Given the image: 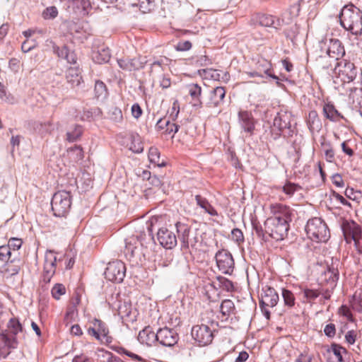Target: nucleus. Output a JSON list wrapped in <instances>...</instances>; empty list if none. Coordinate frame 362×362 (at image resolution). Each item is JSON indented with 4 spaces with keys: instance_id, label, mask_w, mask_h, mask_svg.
Segmentation results:
<instances>
[{
    "instance_id": "obj_1",
    "label": "nucleus",
    "mask_w": 362,
    "mask_h": 362,
    "mask_svg": "<svg viewBox=\"0 0 362 362\" xmlns=\"http://www.w3.org/2000/svg\"><path fill=\"white\" fill-rule=\"evenodd\" d=\"M269 209L271 216L264 222V231L276 240H284L287 235L294 210L281 203L271 204Z\"/></svg>"
},
{
    "instance_id": "obj_2",
    "label": "nucleus",
    "mask_w": 362,
    "mask_h": 362,
    "mask_svg": "<svg viewBox=\"0 0 362 362\" xmlns=\"http://www.w3.org/2000/svg\"><path fill=\"white\" fill-rule=\"evenodd\" d=\"M340 23L353 35L362 34V11L354 5L345 6L339 15Z\"/></svg>"
},
{
    "instance_id": "obj_3",
    "label": "nucleus",
    "mask_w": 362,
    "mask_h": 362,
    "mask_svg": "<svg viewBox=\"0 0 362 362\" xmlns=\"http://www.w3.org/2000/svg\"><path fill=\"white\" fill-rule=\"evenodd\" d=\"M305 231L308 238L317 243H325L330 237L327 224L321 218L318 217L308 220Z\"/></svg>"
},
{
    "instance_id": "obj_4",
    "label": "nucleus",
    "mask_w": 362,
    "mask_h": 362,
    "mask_svg": "<svg viewBox=\"0 0 362 362\" xmlns=\"http://www.w3.org/2000/svg\"><path fill=\"white\" fill-rule=\"evenodd\" d=\"M52 210L55 216L64 217L70 211L71 206V196L69 192L59 191L52 197Z\"/></svg>"
},
{
    "instance_id": "obj_5",
    "label": "nucleus",
    "mask_w": 362,
    "mask_h": 362,
    "mask_svg": "<svg viewBox=\"0 0 362 362\" xmlns=\"http://www.w3.org/2000/svg\"><path fill=\"white\" fill-rule=\"evenodd\" d=\"M341 229L346 243L354 241L356 250H361V240H362V230L361 226L355 221H344L341 224Z\"/></svg>"
},
{
    "instance_id": "obj_6",
    "label": "nucleus",
    "mask_w": 362,
    "mask_h": 362,
    "mask_svg": "<svg viewBox=\"0 0 362 362\" xmlns=\"http://www.w3.org/2000/svg\"><path fill=\"white\" fill-rule=\"evenodd\" d=\"M87 333L102 343L112 342V337L109 335V329L106 324L99 319L94 318L89 321Z\"/></svg>"
},
{
    "instance_id": "obj_7",
    "label": "nucleus",
    "mask_w": 362,
    "mask_h": 362,
    "mask_svg": "<svg viewBox=\"0 0 362 362\" xmlns=\"http://www.w3.org/2000/svg\"><path fill=\"white\" fill-rule=\"evenodd\" d=\"M334 73L343 83L353 81L357 75V71L354 63L343 59L338 62L334 68Z\"/></svg>"
},
{
    "instance_id": "obj_8",
    "label": "nucleus",
    "mask_w": 362,
    "mask_h": 362,
    "mask_svg": "<svg viewBox=\"0 0 362 362\" xmlns=\"http://www.w3.org/2000/svg\"><path fill=\"white\" fill-rule=\"evenodd\" d=\"M126 273L125 264L119 260L108 263L105 271V277L107 280L115 283L123 281Z\"/></svg>"
},
{
    "instance_id": "obj_9",
    "label": "nucleus",
    "mask_w": 362,
    "mask_h": 362,
    "mask_svg": "<svg viewBox=\"0 0 362 362\" xmlns=\"http://www.w3.org/2000/svg\"><path fill=\"white\" fill-rule=\"evenodd\" d=\"M175 227L179 234L182 250H188L190 247H194L198 242V238L195 235H192L190 228L180 222H177Z\"/></svg>"
},
{
    "instance_id": "obj_10",
    "label": "nucleus",
    "mask_w": 362,
    "mask_h": 362,
    "mask_svg": "<svg viewBox=\"0 0 362 362\" xmlns=\"http://www.w3.org/2000/svg\"><path fill=\"white\" fill-rule=\"evenodd\" d=\"M191 334L192 338L200 345L206 346L213 340V333L208 325L202 324L192 327Z\"/></svg>"
},
{
    "instance_id": "obj_11",
    "label": "nucleus",
    "mask_w": 362,
    "mask_h": 362,
    "mask_svg": "<svg viewBox=\"0 0 362 362\" xmlns=\"http://www.w3.org/2000/svg\"><path fill=\"white\" fill-rule=\"evenodd\" d=\"M216 261L218 269L223 274H230L234 269V259L227 250H219L216 254Z\"/></svg>"
},
{
    "instance_id": "obj_12",
    "label": "nucleus",
    "mask_w": 362,
    "mask_h": 362,
    "mask_svg": "<svg viewBox=\"0 0 362 362\" xmlns=\"http://www.w3.org/2000/svg\"><path fill=\"white\" fill-rule=\"evenodd\" d=\"M157 240L166 249H172L176 246L177 240L175 234L167 226L160 228L157 232Z\"/></svg>"
},
{
    "instance_id": "obj_13",
    "label": "nucleus",
    "mask_w": 362,
    "mask_h": 362,
    "mask_svg": "<svg viewBox=\"0 0 362 362\" xmlns=\"http://www.w3.org/2000/svg\"><path fill=\"white\" fill-rule=\"evenodd\" d=\"M250 21L255 25L272 27L276 29H278L281 25L279 18L272 15L265 13H255L252 15Z\"/></svg>"
},
{
    "instance_id": "obj_14",
    "label": "nucleus",
    "mask_w": 362,
    "mask_h": 362,
    "mask_svg": "<svg viewBox=\"0 0 362 362\" xmlns=\"http://www.w3.org/2000/svg\"><path fill=\"white\" fill-rule=\"evenodd\" d=\"M179 337L177 333L168 327H163L157 332V341L165 346H173L177 344Z\"/></svg>"
},
{
    "instance_id": "obj_15",
    "label": "nucleus",
    "mask_w": 362,
    "mask_h": 362,
    "mask_svg": "<svg viewBox=\"0 0 362 362\" xmlns=\"http://www.w3.org/2000/svg\"><path fill=\"white\" fill-rule=\"evenodd\" d=\"M278 301L279 295L274 288L266 286L262 288L259 300L260 307L273 308L276 305Z\"/></svg>"
},
{
    "instance_id": "obj_16",
    "label": "nucleus",
    "mask_w": 362,
    "mask_h": 362,
    "mask_svg": "<svg viewBox=\"0 0 362 362\" xmlns=\"http://www.w3.org/2000/svg\"><path fill=\"white\" fill-rule=\"evenodd\" d=\"M17 346V341L13 335L1 334L0 335V359L5 358L12 349Z\"/></svg>"
},
{
    "instance_id": "obj_17",
    "label": "nucleus",
    "mask_w": 362,
    "mask_h": 362,
    "mask_svg": "<svg viewBox=\"0 0 362 362\" xmlns=\"http://www.w3.org/2000/svg\"><path fill=\"white\" fill-rule=\"evenodd\" d=\"M142 243L137 236H130L125 240L124 253L126 257L132 261L139 252V246Z\"/></svg>"
},
{
    "instance_id": "obj_18",
    "label": "nucleus",
    "mask_w": 362,
    "mask_h": 362,
    "mask_svg": "<svg viewBox=\"0 0 362 362\" xmlns=\"http://www.w3.org/2000/svg\"><path fill=\"white\" fill-rule=\"evenodd\" d=\"M56 261L57 258L52 252H49L45 255L44 270H43V281L45 282H49L51 278L56 271Z\"/></svg>"
},
{
    "instance_id": "obj_19",
    "label": "nucleus",
    "mask_w": 362,
    "mask_h": 362,
    "mask_svg": "<svg viewBox=\"0 0 362 362\" xmlns=\"http://www.w3.org/2000/svg\"><path fill=\"white\" fill-rule=\"evenodd\" d=\"M322 114L325 118L333 122H338L344 119V116L340 113L329 101L325 102L322 107Z\"/></svg>"
},
{
    "instance_id": "obj_20",
    "label": "nucleus",
    "mask_w": 362,
    "mask_h": 362,
    "mask_svg": "<svg viewBox=\"0 0 362 362\" xmlns=\"http://www.w3.org/2000/svg\"><path fill=\"white\" fill-rule=\"evenodd\" d=\"M241 127L245 132L252 135L255 129V120L251 112L247 111H240L238 114Z\"/></svg>"
},
{
    "instance_id": "obj_21",
    "label": "nucleus",
    "mask_w": 362,
    "mask_h": 362,
    "mask_svg": "<svg viewBox=\"0 0 362 362\" xmlns=\"http://www.w3.org/2000/svg\"><path fill=\"white\" fill-rule=\"evenodd\" d=\"M73 11L81 16H86L92 9L90 0H69Z\"/></svg>"
},
{
    "instance_id": "obj_22",
    "label": "nucleus",
    "mask_w": 362,
    "mask_h": 362,
    "mask_svg": "<svg viewBox=\"0 0 362 362\" xmlns=\"http://www.w3.org/2000/svg\"><path fill=\"white\" fill-rule=\"evenodd\" d=\"M156 128L158 131L162 132V134L170 135L171 138H173L175 134L178 132L179 126L168 120L160 119L156 123Z\"/></svg>"
},
{
    "instance_id": "obj_23",
    "label": "nucleus",
    "mask_w": 362,
    "mask_h": 362,
    "mask_svg": "<svg viewBox=\"0 0 362 362\" xmlns=\"http://www.w3.org/2000/svg\"><path fill=\"white\" fill-rule=\"evenodd\" d=\"M138 340L143 344L152 346L157 341V333H154L151 327L147 326L139 332Z\"/></svg>"
},
{
    "instance_id": "obj_24",
    "label": "nucleus",
    "mask_w": 362,
    "mask_h": 362,
    "mask_svg": "<svg viewBox=\"0 0 362 362\" xmlns=\"http://www.w3.org/2000/svg\"><path fill=\"white\" fill-rule=\"evenodd\" d=\"M327 54L331 58L339 59L345 54L341 42L337 39H330Z\"/></svg>"
},
{
    "instance_id": "obj_25",
    "label": "nucleus",
    "mask_w": 362,
    "mask_h": 362,
    "mask_svg": "<svg viewBox=\"0 0 362 362\" xmlns=\"http://www.w3.org/2000/svg\"><path fill=\"white\" fill-rule=\"evenodd\" d=\"M119 67L124 70H138L144 67L146 62H141L140 58H122L117 60Z\"/></svg>"
},
{
    "instance_id": "obj_26",
    "label": "nucleus",
    "mask_w": 362,
    "mask_h": 362,
    "mask_svg": "<svg viewBox=\"0 0 362 362\" xmlns=\"http://www.w3.org/2000/svg\"><path fill=\"white\" fill-rule=\"evenodd\" d=\"M187 90L191 97V104L194 107H201L202 102L201 100L202 88L197 83H191L187 86Z\"/></svg>"
},
{
    "instance_id": "obj_27",
    "label": "nucleus",
    "mask_w": 362,
    "mask_h": 362,
    "mask_svg": "<svg viewBox=\"0 0 362 362\" xmlns=\"http://www.w3.org/2000/svg\"><path fill=\"white\" fill-rule=\"evenodd\" d=\"M307 124L312 133L319 132L321 130L322 123L317 111L311 110L309 112L307 118Z\"/></svg>"
},
{
    "instance_id": "obj_28",
    "label": "nucleus",
    "mask_w": 362,
    "mask_h": 362,
    "mask_svg": "<svg viewBox=\"0 0 362 362\" xmlns=\"http://www.w3.org/2000/svg\"><path fill=\"white\" fill-rule=\"evenodd\" d=\"M226 90L222 86H218L211 91L209 105L211 107L219 105L223 100L226 95Z\"/></svg>"
},
{
    "instance_id": "obj_29",
    "label": "nucleus",
    "mask_w": 362,
    "mask_h": 362,
    "mask_svg": "<svg viewBox=\"0 0 362 362\" xmlns=\"http://www.w3.org/2000/svg\"><path fill=\"white\" fill-rule=\"evenodd\" d=\"M5 262L3 272L7 276L17 274L21 269V260L18 258H13Z\"/></svg>"
},
{
    "instance_id": "obj_30",
    "label": "nucleus",
    "mask_w": 362,
    "mask_h": 362,
    "mask_svg": "<svg viewBox=\"0 0 362 362\" xmlns=\"http://www.w3.org/2000/svg\"><path fill=\"white\" fill-rule=\"evenodd\" d=\"M327 353L329 362H341L342 354L346 353V350L338 344H332L327 350Z\"/></svg>"
},
{
    "instance_id": "obj_31",
    "label": "nucleus",
    "mask_w": 362,
    "mask_h": 362,
    "mask_svg": "<svg viewBox=\"0 0 362 362\" xmlns=\"http://www.w3.org/2000/svg\"><path fill=\"white\" fill-rule=\"evenodd\" d=\"M291 124V114L287 112H281L277 114L274 119V126L280 131L288 128Z\"/></svg>"
},
{
    "instance_id": "obj_32",
    "label": "nucleus",
    "mask_w": 362,
    "mask_h": 362,
    "mask_svg": "<svg viewBox=\"0 0 362 362\" xmlns=\"http://www.w3.org/2000/svg\"><path fill=\"white\" fill-rule=\"evenodd\" d=\"M197 204L200 206L205 213L209 214L211 216H217L218 215L217 210L209 203V202L204 197L197 194L195 196Z\"/></svg>"
},
{
    "instance_id": "obj_33",
    "label": "nucleus",
    "mask_w": 362,
    "mask_h": 362,
    "mask_svg": "<svg viewBox=\"0 0 362 362\" xmlns=\"http://www.w3.org/2000/svg\"><path fill=\"white\" fill-rule=\"evenodd\" d=\"M54 52L60 58L66 59L70 64H75L76 59L74 53L70 52L67 47L63 46L62 47L54 46Z\"/></svg>"
},
{
    "instance_id": "obj_34",
    "label": "nucleus",
    "mask_w": 362,
    "mask_h": 362,
    "mask_svg": "<svg viewBox=\"0 0 362 362\" xmlns=\"http://www.w3.org/2000/svg\"><path fill=\"white\" fill-rule=\"evenodd\" d=\"M256 69L263 75L267 74L273 78H277L275 75H272L269 72L272 69V63L265 58L260 57L256 63Z\"/></svg>"
},
{
    "instance_id": "obj_35",
    "label": "nucleus",
    "mask_w": 362,
    "mask_h": 362,
    "mask_svg": "<svg viewBox=\"0 0 362 362\" xmlns=\"http://www.w3.org/2000/svg\"><path fill=\"white\" fill-rule=\"evenodd\" d=\"M67 81L73 86H78L82 81V76L76 68H70L66 73Z\"/></svg>"
},
{
    "instance_id": "obj_36",
    "label": "nucleus",
    "mask_w": 362,
    "mask_h": 362,
    "mask_svg": "<svg viewBox=\"0 0 362 362\" xmlns=\"http://www.w3.org/2000/svg\"><path fill=\"white\" fill-rule=\"evenodd\" d=\"M325 280L330 284L332 290L334 288L339 279V272L334 267H328L324 273Z\"/></svg>"
},
{
    "instance_id": "obj_37",
    "label": "nucleus",
    "mask_w": 362,
    "mask_h": 362,
    "mask_svg": "<svg viewBox=\"0 0 362 362\" xmlns=\"http://www.w3.org/2000/svg\"><path fill=\"white\" fill-rule=\"evenodd\" d=\"M132 5L138 7L144 13H149L155 6L154 1L150 0H136V1L132 3Z\"/></svg>"
},
{
    "instance_id": "obj_38",
    "label": "nucleus",
    "mask_w": 362,
    "mask_h": 362,
    "mask_svg": "<svg viewBox=\"0 0 362 362\" xmlns=\"http://www.w3.org/2000/svg\"><path fill=\"white\" fill-rule=\"evenodd\" d=\"M148 159L151 163L159 167L165 166L164 161H160V152L156 147H151L148 151Z\"/></svg>"
},
{
    "instance_id": "obj_39",
    "label": "nucleus",
    "mask_w": 362,
    "mask_h": 362,
    "mask_svg": "<svg viewBox=\"0 0 362 362\" xmlns=\"http://www.w3.org/2000/svg\"><path fill=\"white\" fill-rule=\"evenodd\" d=\"M281 295L286 307L291 308L295 305L296 298L293 292L290 290L283 288Z\"/></svg>"
},
{
    "instance_id": "obj_40",
    "label": "nucleus",
    "mask_w": 362,
    "mask_h": 362,
    "mask_svg": "<svg viewBox=\"0 0 362 362\" xmlns=\"http://www.w3.org/2000/svg\"><path fill=\"white\" fill-rule=\"evenodd\" d=\"M234 309V303L230 299L223 300L220 306V311L223 316L230 315L233 313Z\"/></svg>"
},
{
    "instance_id": "obj_41",
    "label": "nucleus",
    "mask_w": 362,
    "mask_h": 362,
    "mask_svg": "<svg viewBox=\"0 0 362 362\" xmlns=\"http://www.w3.org/2000/svg\"><path fill=\"white\" fill-rule=\"evenodd\" d=\"M109 119L114 123H121L123 121V114L120 108L112 107L108 112Z\"/></svg>"
},
{
    "instance_id": "obj_42",
    "label": "nucleus",
    "mask_w": 362,
    "mask_h": 362,
    "mask_svg": "<svg viewBox=\"0 0 362 362\" xmlns=\"http://www.w3.org/2000/svg\"><path fill=\"white\" fill-rule=\"evenodd\" d=\"M302 292L303 293L304 298L308 303L315 300L321 294V291L319 289H312L308 288H303L302 289Z\"/></svg>"
},
{
    "instance_id": "obj_43",
    "label": "nucleus",
    "mask_w": 362,
    "mask_h": 362,
    "mask_svg": "<svg viewBox=\"0 0 362 362\" xmlns=\"http://www.w3.org/2000/svg\"><path fill=\"white\" fill-rule=\"evenodd\" d=\"M82 133V127L80 125H76L71 132L66 133V139L69 142H74L81 137Z\"/></svg>"
},
{
    "instance_id": "obj_44",
    "label": "nucleus",
    "mask_w": 362,
    "mask_h": 362,
    "mask_svg": "<svg viewBox=\"0 0 362 362\" xmlns=\"http://www.w3.org/2000/svg\"><path fill=\"white\" fill-rule=\"evenodd\" d=\"M8 329L11 334L15 335L22 330V326L18 319L13 317L8 322Z\"/></svg>"
},
{
    "instance_id": "obj_45",
    "label": "nucleus",
    "mask_w": 362,
    "mask_h": 362,
    "mask_svg": "<svg viewBox=\"0 0 362 362\" xmlns=\"http://www.w3.org/2000/svg\"><path fill=\"white\" fill-rule=\"evenodd\" d=\"M203 76L206 79H211L214 81H219L221 78L220 71L213 69H203Z\"/></svg>"
},
{
    "instance_id": "obj_46",
    "label": "nucleus",
    "mask_w": 362,
    "mask_h": 362,
    "mask_svg": "<svg viewBox=\"0 0 362 362\" xmlns=\"http://www.w3.org/2000/svg\"><path fill=\"white\" fill-rule=\"evenodd\" d=\"M301 189L300 186H299L297 184L292 183L291 182H287L283 187L282 190L283 192L288 195L289 197H291L293 195V194L300 190Z\"/></svg>"
},
{
    "instance_id": "obj_47",
    "label": "nucleus",
    "mask_w": 362,
    "mask_h": 362,
    "mask_svg": "<svg viewBox=\"0 0 362 362\" xmlns=\"http://www.w3.org/2000/svg\"><path fill=\"white\" fill-rule=\"evenodd\" d=\"M94 59L100 64L108 62L110 59V50L108 49H103L100 52L95 54Z\"/></svg>"
},
{
    "instance_id": "obj_48",
    "label": "nucleus",
    "mask_w": 362,
    "mask_h": 362,
    "mask_svg": "<svg viewBox=\"0 0 362 362\" xmlns=\"http://www.w3.org/2000/svg\"><path fill=\"white\" fill-rule=\"evenodd\" d=\"M345 195L350 199L360 203L362 199V192L358 190H354L353 188H347L345 191Z\"/></svg>"
},
{
    "instance_id": "obj_49",
    "label": "nucleus",
    "mask_w": 362,
    "mask_h": 362,
    "mask_svg": "<svg viewBox=\"0 0 362 362\" xmlns=\"http://www.w3.org/2000/svg\"><path fill=\"white\" fill-rule=\"evenodd\" d=\"M129 148L131 151L136 153H141L144 151V146L138 136L132 137Z\"/></svg>"
},
{
    "instance_id": "obj_50",
    "label": "nucleus",
    "mask_w": 362,
    "mask_h": 362,
    "mask_svg": "<svg viewBox=\"0 0 362 362\" xmlns=\"http://www.w3.org/2000/svg\"><path fill=\"white\" fill-rule=\"evenodd\" d=\"M300 1H298L290 6L287 11L289 14L288 19L292 20L298 16L300 11Z\"/></svg>"
},
{
    "instance_id": "obj_51",
    "label": "nucleus",
    "mask_w": 362,
    "mask_h": 362,
    "mask_svg": "<svg viewBox=\"0 0 362 362\" xmlns=\"http://www.w3.org/2000/svg\"><path fill=\"white\" fill-rule=\"evenodd\" d=\"M65 286L61 284H55L52 289V295L56 300H59L62 295L65 294Z\"/></svg>"
},
{
    "instance_id": "obj_52",
    "label": "nucleus",
    "mask_w": 362,
    "mask_h": 362,
    "mask_svg": "<svg viewBox=\"0 0 362 362\" xmlns=\"http://www.w3.org/2000/svg\"><path fill=\"white\" fill-rule=\"evenodd\" d=\"M12 251L6 245L0 246V261L6 262L11 259Z\"/></svg>"
},
{
    "instance_id": "obj_53",
    "label": "nucleus",
    "mask_w": 362,
    "mask_h": 362,
    "mask_svg": "<svg viewBox=\"0 0 362 362\" xmlns=\"http://www.w3.org/2000/svg\"><path fill=\"white\" fill-rule=\"evenodd\" d=\"M231 239L238 245L243 243L245 238L243 232L238 228H234L231 231Z\"/></svg>"
},
{
    "instance_id": "obj_54",
    "label": "nucleus",
    "mask_w": 362,
    "mask_h": 362,
    "mask_svg": "<svg viewBox=\"0 0 362 362\" xmlns=\"http://www.w3.org/2000/svg\"><path fill=\"white\" fill-rule=\"evenodd\" d=\"M23 244V241L20 238H11L8 240L6 245L12 252L18 250Z\"/></svg>"
},
{
    "instance_id": "obj_55",
    "label": "nucleus",
    "mask_w": 362,
    "mask_h": 362,
    "mask_svg": "<svg viewBox=\"0 0 362 362\" xmlns=\"http://www.w3.org/2000/svg\"><path fill=\"white\" fill-rule=\"evenodd\" d=\"M218 281L221 284V287L226 291H233L234 290V286L231 281L228 280L225 277H219Z\"/></svg>"
},
{
    "instance_id": "obj_56",
    "label": "nucleus",
    "mask_w": 362,
    "mask_h": 362,
    "mask_svg": "<svg viewBox=\"0 0 362 362\" xmlns=\"http://www.w3.org/2000/svg\"><path fill=\"white\" fill-rule=\"evenodd\" d=\"M58 14L57 8L55 6H50L47 8L42 13V16L45 19L54 18Z\"/></svg>"
},
{
    "instance_id": "obj_57",
    "label": "nucleus",
    "mask_w": 362,
    "mask_h": 362,
    "mask_svg": "<svg viewBox=\"0 0 362 362\" xmlns=\"http://www.w3.org/2000/svg\"><path fill=\"white\" fill-rule=\"evenodd\" d=\"M180 112V103L177 100H175L172 104V107L169 111L170 117L173 120H175Z\"/></svg>"
},
{
    "instance_id": "obj_58",
    "label": "nucleus",
    "mask_w": 362,
    "mask_h": 362,
    "mask_svg": "<svg viewBox=\"0 0 362 362\" xmlns=\"http://www.w3.org/2000/svg\"><path fill=\"white\" fill-rule=\"evenodd\" d=\"M192 43L189 40H181L175 45V49L180 52L188 51L192 48Z\"/></svg>"
},
{
    "instance_id": "obj_59",
    "label": "nucleus",
    "mask_w": 362,
    "mask_h": 362,
    "mask_svg": "<svg viewBox=\"0 0 362 362\" xmlns=\"http://www.w3.org/2000/svg\"><path fill=\"white\" fill-rule=\"evenodd\" d=\"M339 314L345 317L350 322L354 321L352 313L346 305H341L339 308Z\"/></svg>"
},
{
    "instance_id": "obj_60",
    "label": "nucleus",
    "mask_w": 362,
    "mask_h": 362,
    "mask_svg": "<svg viewBox=\"0 0 362 362\" xmlns=\"http://www.w3.org/2000/svg\"><path fill=\"white\" fill-rule=\"evenodd\" d=\"M107 90L105 84L101 81H97L95 84V91L98 97L105 94Z\"/></svg>"
},
{
    "instance_id": "obj_61",
    "label": "nucleus",
    "mask_w": 362,
    "mask_h": 362,
    "mask_svg": "<svg viewBox=\"0 0 362 362\" xmlns=\"http://www.w3.org/2000/svg\"><path fill=\"white\" fill-rule=\"evenodd\" d=\"M357 339V332L355 330H349L345 334V341L347 344L353 345Z\"/></svg>"
},
{
    "instance_id": "obj_62",
    "label": "nucleus",
    "mask_w": 362,
    "mask_h": 362,
    "mask_svg": "<svg viewBox=\"0 0 362 362\" xmlns=\"http://www.w3.org/2000/svg\"><path fill=\"white\" fill-rule=\"evenodd\" d=\"M324 332L328 337L333 338L336 334V327L334 324H327L324 328Z\"/></svg>"
},
{
    "instance_id": "obj_63",
    "label": "nucleus",
    "mask_w": 362,
    "mask_h": 362,
    "mask_svg": "<svg viewBox=\"0 0 362 362\" xmlns=\"http://www.w3.org/2000/svg\"><path fill=\"white\" fill-rule=\"evenodd\" d=\"M313 356L310 355L308 351L305 350L302 352L296 359V362H311Z\"/></svg>"
},
{
    "instance_id": "obj_64",
    "label": "nucleus",
    "mask_w": 362,
    "mask_h": 362,
    "mask_svg": "<svg viewBox=\"0 0 362 362\" xmlns=\"http://www.w3.org/2000/svg\"><path fill=\"white\" fill-rule=\"evenodd\" d=\"M131 113L134 118L138 119L142 115L143 110L138 103H135L132 106Z\"/></svg>"
}]
</instances>
